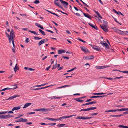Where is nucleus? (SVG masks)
Segmentation results:
<instances>
[{"instance_id":"nucleus-1","label":"nucleus","mask_w":128,"mask_h":128,"mask_svg":"<svg viewBox=\"0 0 128 128\" xmlns=\"http://www.w3.org/2000/svg\"><path fill=\"white\" fill-rule=\"evenodd\" d=\"M7 37L8 38L9 40V42L10 43H11V40L14 39V38L15 35L14 32V31L13 29L11 30L10 32V35L6 32V33Z\"/></svg>"},{"instance_id":"nucleus-2","label":"nucleus","mask_w":128,"mask_h":128,"mask_svg":"<svg viewBox=\"0 0 128 128\" xmlns=\"http://www.w3.org/2000/svg\"><path fill=\"white\" fill-rule=\"evenodd\" d=\"M50 110L49 109L40 108L34 110L36 111H40L42 112H47L50 111Z\"/></svg>"},{"instance_id":"nucleus-3","label":"nucleus","mask_w":128,"mask_h":128,"mask_svg":"<svg viewBox=\"0 0 128 128\" xmlns=\"http://www.w3.org/2000/svg\"><path fill=\"white\" fill-rule=\"evenodd\" d=\"M14 116H12L4 115L0 116V119H8L12 118Z\"/></svg>"},{"instance_id":"nucleus-4","label":"nucleus","mask_w":128,"mask_h":128,"mask_svg":"<svg viewBox=\"0 0 128 128\" xmlns=\"http://www.w3.org/2000/svg\"><path fill=\"white\" fill-rule=\"evenodd\" d=\"M60 1L63 5L64 7L66 8H68V3L62 0H60Z\"/></svg>"},{"instance_id":"nucleus-5","label":"nucleus","mask_w":128,"mask_h":128,"mask_svg":"<svg viewBox=\"0 0 128 128\" xmlns=\"http://www.w3.org/2000/svg\"><path fill=\"white\" fill-rule=\"evenodd\" d=\"M80 48L81 50L85 53H87L89 52L88 50L84 46H81Z\"/></svg>"},{"instance_id":"nucleus-6","label":"nucleus","mask_w":128,"mask_h":128,"mask_svg":"<svg viewBox=\"0 0 128 128\" xmlns=\"http://www.w3.org/2000/svg\"><path fill=\"white\" fill-rule=\"evenodd\" d=\"M101 28L105 32H108V29L106 28V25L102 26L100 25Z\"/></svg>"},{"instance_id":"nucleus-7","label":"nucleus","mask_w":128,"mask_h":128,"mask_svg":"<svg viewBox=\"0 0 128 128\" xmlns=\"http://www.w3.org/2000/svg\"><path fill=\"white\" fill-rule=\"evenodd\" d=\"M110 66H96V69H103L104 68H105L107 67H110Z\"/></svg>"},{"instance_id":"nucleus-8","label":"nucleus","mask_w":128,"mask_h":128,"mask_svg":"<svg viewBox=\"0 0 128 128\" xmlns=\"http://www.w3.org/2000/svg\"><path fill=\"white\" fill-rule=\"evenodd\" d=\"M20 96L18 95H16L14 96H13L10 97L8 98L6 100H11L15 98L16 97H19Z\"/></svg>"},{"instance_id":"nucleus-9","label":"nucleus","mask_w":128,"mask_h":128,"mask_svg":"<svg viewBox=\"0 0 128 128\" xmlns=\"http://www.w3.org/2000/svg\"><path fill=\"white\" fill-rule=\"evenodd\" d=\"M116 32L119 34L122 35H127L126 34H124V32L122 31L119 30H117Z\"/></svg>"},{"instance_id":"nucleus-10","label":"nucleus","mask_w":128,"mask_h":128,"mask_svg":"<svg viewBox=\"0 0 128 128\" xmlns=\"http://www.w3.org/2000/svg\"><path fill=\"white\" fill-rule=\"evenodd\" d=\"M97 103L96 102H90L88 103L82 105L81 106H84L86 105H88L90 104H96Z\"/></svg>"},{"instance_id":"nucleus-11","label":"nucleus","mask_w":128,"mask_h":128,"mask_svg":"<svg viewBox=\"0 0 128 128\" xmlns=\"http://www.w3.org/2000/svg\"><path fill=\"white\" fill-rule=\"evenodd\" d=\"M88 24L93 28L96 30H98V28L96 25L90 23H88Z\"/></svg>"},{"instance_id":"nucleus-12","label":"nucleus","mask_w":128,"mask_h":128,"mask_svg":"<svg viewBox=\"0 0 128 128\" xmlns=\"http://www.w3.org/2000/svg\"><path fill=\"white\" fill-rule=\"evenodd\" d=\"M46 40L45 39H43L41 41H40L38 43V45L39 46H40L42 44L46 42Z\"/></svg>"},{"instance_id":"nucleus-13","label":"nucleus","mask_w":128,"mask_h":128,"mask_svg":"<svg viewBox=\"0 0 128 128\" xmlns=\"http://www.w3.org/2000/svg\"><path fill=\"white\" fill-rule=\"evenodd\" d=\"M107 95H105L103 96H91L90 97L91 98H103L106 96Z\"/></svg>"},{"instance_id":"nucleus-14","label":"nucleus","mask_w":128,"mask_h":128,"mask_svg":"<svg viewBox=\"0 0 128 128\" xmlns=\"http://www.w3.org/2000/svg\"><path fill=\"white\" fill-rule=\"evenodd\" d=\"M92 48L94 50H96L98 51H101V50L100 48H98V47L96 46H93Z\"/></svg>"},{"instance_id":"nucleus-15","label":"nucleus","mask_w":128,"mask_h":128,"mask_svg":"<svg viewBox=\"0 0 128 128\" xmlns=\"http://www.w3.org/2000/svg\"><path fill=\"white\" fill-rule=\"evenodd\" d=\"M66 51L64 50H58V54H61L65 52Z\"/></svg>"},{"instance_id":"nucleus-16","label":"nucleus","mask_w":128,"mask_h":128,"mask_svg":"<svg viewBox=\"0 0 128 128\" xmlns=\"http://www.w3.org/2000/svg\"><path fill=\"white\" fill-rule=\"evenodd\" d=\"M76 119L78 120H86V116H78L76 117Z\"/></svg>"},{"instance_id":"nucleus-17","label":"nucleus","mask_w":128,"mask_h":128,"mask_svg":"<svg viewBox=\"0 0 128 128\" xmlns=\"http://www.w3.org/2000/svg\"><path fill=\"white\" fill-rule=\"evenodd\" d=\"M35 25L38 27L39 28H40L42 30H43L44 29V28L43 27V26L41 25L40 24L38 23H36L35 24Z\"/></svg>"},{"instance_id":"nucleus-18","label":"nucleus","mask_w":128,"mask_h":128,"mask_svg":"<svg viewBox=\"0 0 128 128\" xmlns=\"http://www.w3.org/2000/svg\"><path fill=\"white\" fill-rule=\"evenodd\" d=\"M124 115L123 114H120V115H110V117H119L120 116H123Z\"/></svg>"},{"instance_id":"nucleus-19","label":"nucleus","mask_w":128,"mask_h":128,"mask_svg":"<svg viewBox=\"0 0 128 128\" xmlns=\"http://www.w3.org/2000/svg\"><path fill=\"white\" fill-rule=\"evenodd\" d=\"M20 108H21L20 106L14 107L12 109V111H14L15 110H19L20 109Z\"/></svg>"},{"instance_id":"nucleus-20","label":"nucleus","mask_w":128,"mask_h":128,"mask_svg":"<svg viewBox=\"0 0 128 128\" xmlns=\"http://www.w3.org/2000/svg\"><path fill=\"white\" fill-rule=\"evenodd\" d=\"M31 104V103H28L26 104H25L24 106L23 107V108H25L28 107V106H30Z\"/></svg>"},{"instance_id":"nucleus-21","label":"nucleus","mask_w":128,"mask_h":128,"mask_svg":"<svg viewBox=\"0 0 128 128\" xmlns=\"http://www.w3.org/2000/svg\"><path fill=\"white\" fill-rule=\"evenodd\" d=\"M103 44L107 48L110 49L109 46L108 44L106 43H104Z\"/></svg>"},{"instance_id":"nucleus-22","label":"nucleus","mask_w":128,"mask_h":128,"mask_svg":"<svg viewBox=\"0 0 128 128\" xmlns=\"http://www.w3.org/2000/svg\"><path fill=\"white\" fill-rule=\"evenodd\" d=\"M118 109V111H120V112L128 110V109H127V108H122L120 109Z\"/></svg>"},{"instance_id":"nucleus-23","label":"nucleus","mask_w":128,"mask_h":128,"mask_svg":"<svg viewBox=\"0 0 128 128\" xmlns=\"http://www.w3.org/2000/svg\"><path fill=\"white\" fill-rule=\"evenodd\" d=\"M47 84H42V85H40L35 86H33V87H32L31 88H34V87H41V86H45Z\"/></svg>"},{"instance_id":"nucleus-24","label":"nucleus","mask_w":128,"mask_h":128,"mask_svg":"<svg viewBox=\"0 0 128 128\" xmlns=\"http://www.w3.org/2000/svg\"><path fill=\"white\" fill-rule=\"evenodd\" d=\"M70 85H66L64 86H62L60 87H59L58 88H57L58 89H60V88H65L66 87H70Z\"/></svg>"},{"instance_id":"nucleus-25","label":"nucleus","mask_w":128,"mask_h":128,"mask_svg":"<svg viewBox=\"0 0 128 128\" xmlns=\"http://www.w3.org/2000/svg\"><path fill=\"white\" fill-rule=\"evenodd\" d=\"M39 30L42 35L43 36H45L46 35L45 33L42 30L40 29Z\"/></svg>"},{"instance_id":"nucleus-26","label":"nucleus","mask_w":128,"mask_h":128,"mask_svg":"<svg viewBox=\"0 0 128 128\" xmlns=\"http://www.w3.org/2000/svg\"><path fill=\"white\" fill-rule=\"evenodd\" d=\"M54 4L55 5L58 6V7L60 5V3L58 2L55 1L54 2Z\"/></svg>"},{"instance_id":"nucleus-27","label":"nucleus","mask_w":128,"mask_h":128,"mask_svg":"<svg viewBox=\"0 0 128 128\" xmlns=\"http://www.w3.org/2000/svg\"><path fill=\"white\" fill-rule=\"evenodd\" d=\"M64 118H66V116H63L62 117H60L59 118L56 119V121L58 120H62Z\"/></svg>"},{"instance_id":"nucleus-28","label":"nucleus","mask_w":128,"mask_h":128,"mask_svg":"<svg viewBox=\"0 0 128 128\" xmlns=\"http://www.w3.org/2000/svg\"><path fill=\"white\" fill-rule=\"evenodd\" d=\"M62 98V97H57L56 96H54L51 98V99H58L61 98Z\"/></svg>"},{"instance_id":"nucleus-29","label":"nucleus","mask_w":128,"mask_h":128,"mask_svg":"<svg viewBox=\"0 0 128 128\" xmlns=\"http://www.w3.org/2000/svg\"><path fill=\"white\" fill-rule=\"evenodd\" d=\"M95 12L97 14L98 16L100 17V18L102 19V16H101L100 15V14L98 12H97L95 11Z\"/></svg>"},{"instance_id":"nucleus-30","label":"nucleus","mask_w":128,"mask_h":128,"mask_svg":"<svg viewBox=\"0 0 128 128\" xmlns=\"http://www.w3.org/2000/svg\"><path fill=\"white\" fill-rule=\"evenodd\" d=\"M66 125V124H59L57 125V127L58 128H60Z\"/></svg>"},{"instance_id":"nucleus-31","label":"nucleus","mask_w":128,"mask_h":128,"mask_svg":"<svg viewBox=\"0 0 128 128\" xmlns=\"http://www.w3.org/2000/svg\"><path fill=\"white\" fill-rule=\"evenodd\" d=\"M16 85H13L12 86L13 87L11 88H12V89H13V90H14L18 88V87L17 86H16Z\"/></svg>"},{"instance_id":"nucleus-32","label":"nucleus","mask_w":128,"mask_h":128,"mask_svg":"<svg viewBox=\"0 0 128 128\" xmlns=\"http://www.w3.org/2000/svg\"><path fill=\"white\" fill-rule=\"evenodd\" d=\"M22 122H27L28 121L27 120L26 118H22Z\"/></svg>"},{"instance_id":"nucleus-33","label":"nucleus","mask_w":128,"mask_h":128,"mask_svg":"<svg viewBox=\"0 0 128 128\" xmlns=\"http://www.w3.org/2000/svg\"><path fill=\"white\" fill-rule=\"evenodd\" d=\"M46 119L48 120H50L52 121H56V119L50 118H46Z\"/></svg>"},{"instance_id":"nucleus-34","label":"nucleus","mask_w":128,"mask_h":128,"mask_svg":"<svg viewBox=\"0 0 128 128\" xmlns=\"http://www.w3.org/2000/svg\"><path fill=\"white\" fill-rule=\"evenodd\" d=\"M28 31L30 32H31L32 34H35L37 35H38L37 33L36 32H34V31H32L31 30H29Z\"/></svg>"},{"instance_id":"nucleus-35","label":"nucleus","mask_w":128,"mask_h":128,"mask_svg":"<svg viewBox=\"0 0 128 128\" xmlns=\"http://www.w3.org/2000/svg\"><path fill=\"white\" fill-rule=\"evenodd\" d=\"M12 44L14 48L15 49L16 48V46L14 44V39H13L12 40H11V43H10V44L12 43Z\"/></svg>"},{"instance_id":"nucleus-36","label":"nucleus","mask_w":128,"mask_h":128,"mask_svg":"<svg viewBox=\"0 0 128 128\" xmlns=\"http://www.w3.org/2000/svg\"><path fill=\"white\" fill-rule=\"evenodd\" d=\"M76 116V114L74 115H72L70 116H66V118H71L73 116Z\"/></svg>"},{"instance_id":"nucleus-37","label":"nucleus","mask_w":128,"mask_h":128,"mask_svg":"<svg viewBox=\"0 0 128 128\" xmlns=\"http://www.w3.org/2000/svg\"><path fill=\"white\" fill-rule=\"evenodd\" d=\"M86 17L89 19H91L92 18H93V17H92L91 16L88 14Z\"/></svg>"},{"instance_id":"nucleus-38","label":"nucleus","mask_w":128,"mask_h":128,"mask_svg":"<svg viewBox=\"0 0 128 128\" xmlns=\"http://www.w3.org/2000/svg\"><path fill=\"white\" fill-rule=\"evenodd\" d=\"M22 118H20V119L18 120H16L15 121V122H22Z\"/></svg>"},{"instance_id":"nucleus-39","label":"nucleus","mask_w":128,"mask_h":128,"mask_svg":"<svg viewBox=\"0 0 128 128\" xmlns=\"http://www.w3.org/2000/svg\"><path fill=\"white\" fill-rule=\"evenodd\" d=\"M34 39L36 40H39L42 39V38H39L36 36L34 37Z\"/></svg>"},{"instance_id":"nucleus-40","label":"nucleus","mask_w":128,"mask_h":128,"mask_svg":"<svg viewBox=\"0 0 128 128\" xmlns=\"http://www.w3.org/2000/svg\"><path fill=\"white\" fill-rule=\"evenodd\" d=\"M95 18L96 20H98L99 22H101V20L99 18L97 17V16H95Z\"/></svg>"},{"instance_id":"nucleus-41","label":"nucleus","mask_w":128,"mask_h":128,"mask_svg":"<svg viewBox=\"0 0 128 128\" xmlns=\"http://www.w3.org/2000/svg\"><path fill=\"white\" fill-rule=\"evenodd\" d=\"M56 124V123H49L48 124V125H50L51 126H54Z\"/></svg>"},{"instance_id":"nucleus-42","label":"nucleus","mask_w":128,"mask_h":128,"mask_svg":"<svg viewBox=\"0 0 128 128\" xmlns=\"http://www.w3.org/2000/svg\"><path fill=\"white\" fill-rule=\"evenodd\" d=\"M110 111H111V112H115L116 111H118V109H116V110H110Z\"/></svg>"},{"instance_id":"nucleus-43","label":"nucleus","mask_w":128,"mask_h":128,"mask_svg":"<svg viewBox=\"0 0 128 128\" xmlns=\"http://www.w3.org/2000/svg\"><path fill=\"white\" fill-rule=\"evenodd\" d=\"M80 99L79 98H74V100H76V101L77 102H79L80 100Z\"/></svg>"},{"instance_id":"nucleus-44","label":"nucleus","mask_w":128,"mask_h":128,"mask_svg":"<svg viewBox=\"0 0 128 128\" xmlns=\"http://www.w3.org/2000/svg\"><path fill=\"white\" fill-rule=\"evenodd\" d=\"M80 41L82 42H84V43H86L87 42H85L84 40H82V39H80V38H79L78 39Z\"/></svg>"},{"instance_id":"nucleus-45","label":"nucleus","mask_w":128,"mask_h":128,"mask_svg":"<svg viewBox=\"0 0 128 128\" xmlns=\"http://www.w3.org/2000/svg\"><path fill=\"white\" fill-rule=\"evenodd\" d=\"M112 11L114 13H116L118 14H118V12L116 11L114 9H113Z\"/></svg>"},{"instance_id":"nucleus-46","label":"nucleus","mask_w":128,"mask_h":128,"mask_svg":"<svg viewBox=\"0 0 128 128\" xmlns=\"http://www.w3.org/2000/svg\"><path fill=\"white\" fill-rule=\"evenodd\" d=\"M98 114V113H94V114H90V116H91L92 115V116H96V115Z\"/></svg>"},{"instance_id":"nucleus-47","label":"nucleus","mask_w":128,"mask_h":128,"mask_svg":"<svg viewBox=\"0 0 128 128\" xmlns=\"http://www.w3.org/2000/svg\"><path fill=\"white\" fill-rule=\"evenodd\" d=\"M56 66H57V65L56 64L55 65H54V64L53 66V68L52 69V70H53L54 69H56V68L57 67Z\"/></svg>"},{"instance_id":"nucleus-48","label":"nucleus","mask_w":128,"mask_h":128,"mask_svg":"<svg viewBox=\"0 0 128 128\" xmlns=\"http://www.w3.org/2000/svg\"><path fill=\"white\" fill-rule=\"evenodd\" d=\"M106 94V93H98V95H100L105 94Z\"/></svg>"},{"instance_id":"nucleus-49","label":"nucleus","mask_w":128,"mask_h":128,"mask_svg":"<svg viewBox=\"0 0 128 128\" xmlns=\"http://www.w3.org/2000/svg\"><path fill=\"white\" fill-rule=\"evenodd\" d=\"M34 3L35 4H38L40 3V2L38 0H36Z\"/></svg>"},{"instance_id":"nucleus-50","label":"nucleus","mask_w":128,"mask_h":128,"mask_svg":"<svg viewBox=\"0 0 128 128\" xmlns=\"http://www.w3.org/2000/svg\"><path fill=\"white\" fill-rule=\"evenodd\" d=\"M94 58V56L92 55L90 56V57H89L90 60H92Z\"/></svg>"},{"instance_id":"nucleus-51","label":"nucleus","mask_w":128,"mask_h":128,"mask_svg":"<svg viewBox=\"0 0 128 128\" xmlns=\"http://www.w3.org/2000/svg\"><path fill=\"white\" fill-rule=\"evenodd\" d=\"M62 57L64 59H66L67 60H68L69 58V57H66L64 56H63Z\"/></svg>"},{"instance_id":"nucleus-52","label":"nucleus","mask_w":128,"mask_h":128,"mask_svg":"<svg viewBox=\"0 0 128 128\" xmlns=\"http://www.w3.org/2000/svg\"><path fill=\"white\" fill-rule=\"evenodd\" d=\"M30 40L28 38H27L25 41L26 43H28L30 42Z\"/></svg>"},{"instance_id":"nucleus-53","label":"nucleus","mask_w":128,"mask_h":128,"mask_svg":"<svg viewBox=\"0 0 128 128\" xmlns=\"http://www.w3.org/2000/svg\"><path fill=\"white\" fill-rule=\"evenodd\" d=\"M123 78V77L122 76H120V77H116V78H115L114 79V80H116V79H120V78Z\"/></svg>"},{"instance_id":"nucleus-54","label":"nucleus","mask_w":128,"mask_h":128,"mask_svg":"<svg viewBox=\"0 0 128 128\" xmlns=\"http://www.w3.org/2000/svg\"><path fill=\"white\" fill-rule=\"evenodd\" d=\"M17 66V64H16V65L15 67H14V71L15 72H16L17 71V70L16 69V66Z\"/></svg>"},{"instance_id":"nucleus-55","label":"nucleus","mask_w":128,"mask_h":128,"mask_svg":"<svg viewBox=\"0 0 128 128\" xmlns=\"http://www.w3.org/2000/svg\"><path fill=\"white\" fill-rule=\"evenodd\" d=\"M112 29H114V30L115 32H117V30H119L118 29H117L116 28H115V27L113 28Z\"/></svg>"},{"instance_id":"nucleus-56","label":"nucleus","mask_w":128,"mask_h":128,"mask_svg":"<svg viewBox=\"0 0 128 128\" xmlns=\"http://www.w3.org/2000/svg\"><path fill=\"white\" fill-rule=\"evenodd\" d=\"M13 111H12H12H9L8 113V114L9 115L10 114V113H12V114L13 113Z\"/></svg>"},{"instance_id":"nucleus-57","label":"nucleus","mask_w":128,"mask_h":128,"mask_svg":"<svg viewBox=\"0 0 128 128\" xmlns=\"http://www.w3.org/2000/svg\"><path fill=\"white\" fill-rule=\"evenodd\" d=\"M40 90V88H37L36 89H32V90Z\"/></svg>"},{"instance_id":"nucleus-58","label":"nucleus","mask_w":128,"mask_h":128,"mask_svg":"<svg viewBox=\"0 0 128 128\" xmlns=\"http://www.w3.org/2000/svg\"><path fill=\"white\" fill-rule=\"evenodd\" d=\"M125 126L123 125H120L118 126V127L120 128H125Z\"/></svg>"},{"instance_id":"nucleus-59","label":"nucleus","mask_w":128,"mask_h":128,"mask_svg":"<svg viewBox=\"0 0 128 128\" xmlns=\"http://www.w3.org/2000/svg\"><path fill=\"white\" fill-rule=\"evenodd\" d=\"M114 20L116 22V23H118V24H120V25H121V24L115 18Z\"/></svg>"},{"instance_id":"nucleus-60","label":"nucleus","mask_w":128,"mask_h":128,"mask_svg":"<svg viewBox=\"0 0 128 128\" xmlns=\"http://www.w3.org/2000/svg\"><path fill=\"white\" fill-rule=\"evenodd\" d=\"M92 118V117H88L86 116V120L90 119Z\"/></svg>"},{"instance_id":"nucleus-61","label":"nucleus","mask_w":128,"mask_h":128,"mask_svg":"<svg viewBox=\"0 0 128 128\" xmlns=\"http://www.w3.org/2000/svg\"><path fill=\"white\" fill-rule=\"evenodd\" d=\"M83 4H84V6H86V7L88 8H89V6L87 5L86 3L84 2Z\"/></svg>"},{"instance_id":"nucleus-62","label":"nucleus","mask_w":128,"mask_h":128,"mask_svg":"<svg viewBox=\"0 0 128 128\" xmlns=\"http://www.w3.org/2000/svg\"><path fill=\"white\" fill-rule=\"evenodd\" d=\"M46 30L48 32H49L51 33L52 34H53L54 33V32H53L51 31V30Z\"/></svg>"},{"instance_id":"nucleus-63","label":"nucleus","mask_w":128,"mask_h":128,"mask_svg":"<svg viewBox=\"0 0 128 128\" xmlns=\"http://www.w3.org/2000/svg\"><path fill=\"white\" fill-rule=\"evenodd\" d=\"M84 58L86 60H90L89 57H84Z\"/></svg>"},{"instance_id":"nucleus-64","label":"nucleus","mask_w":128,"mask_h":128,"mask_svg":"<svg viewBox=\"0 0 128 128\" xmlns=\"http://www.w3.org/2000/svg\"><path fill=\"white\" fill-rule=\"evenodd\" d=\"M48 57V56H46L44 57L42 59V60H44L45 59H46Z\"/></svg>"}]
</instances>
